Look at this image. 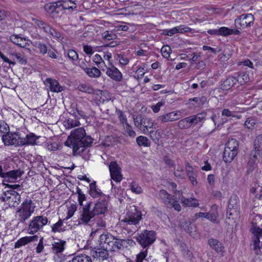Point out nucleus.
Wrapping results in <instances>:
<instances>
[{
  "label": "nucleus",
  "mask_w": 262,
  "mask_h": 262,
  "mask_svg": "<svg viewBox=\"0 0 262 262\" xmlns=\"http://www.w3.org/2000/svg\"><path fill=\"white\" fill-rule=\"evenodd\" d=\"M109 198L108 196H102L99 198L94 203L93 207H92L91 202L83 206L78 219V224H89L97 219L95 218V216L104 214L107 210Z\"/></svg>",
  "instance_id": "nucleus-1"
},
{
  "label": "nucleus",
  "mask_w": 262,
  "mask_h": 262,
  "mask_svg": "<svg viewBox=\"0 0 262 262\" xmlns=\"http://www.w3.org/2000/svg\"><path fill=\"white\" fill-rule=\"evenodd\" d=\"M93 142V139L86 135L85 130L83 127H80L71 132L65 144L72 147L74 152L80 154L84 151L85 147L91 146Z\"/></svg>",
  "instance_id": "nucleus-2"
},
{
  "label": "nucleus",
  "mask_w": 262,
  "mask_h": 262,
  "mask_svg": "<svg viewBox=\"0 0 262 262\" xmlns=\"http://www.w3.org/2000/svg\"><path fill=\"white\" fill-rule=\"evenodd\" d=\"M141 212L135 206L129 207L124 218L121 220L123 230L129 235H132L137 231L140 227L139 221L142 219Z\"/></svg>",
  "instance_id": "nucleus-3"
},
{
  "label": "nucleus",
  "mask_w": 262,
  "mask_h": 262,
  "mask_svg": "<svg viewBox=\"0 0 262 262\" xmlns=\"http://www.w3.org/2000/svg\"><path fill=\"white\" fill-rule=\"evenodd\" d=\"M36 206L30 199H26L17 208L15 217L18 223L24 224L34 213Z\"/></svg>",
  "instance_id": "nucleus-4"
},
{
  "label": "nucleus",
  "mask_w": 262,
  "mask_h": 262,
  "mask_svg": "<svg viewBox=\"0 0 262 262\" xmlns=\"http://www.w3.org/2000/svg\"><path fill=\"white\" fill-rule=\"evenodd\" d=\"M206 115L205 112H203L183 118L178 122V127L181 129H185L190 128L192 125L195 126L205 119Z\"/></svg>",
  "instance_id": "nucleus-5"
},
{
  "label": "nucleus",
  "mask_w": 262,
  "mask_h": 262,
  "mask_svg": "<svg viewBox=\"0 0 262 262\" xmlns=\"http://www.w3.org/2000/svg\"><path fill=\"white\" fill-rule=\"evenodd\" d=\"M2 202H6L10 207L17 206L21 201L20 195L16 191L8 190L4 192L0 196Z\"/></svg>",
  "instance_id": "nucleus-6"
},
{
  "label": "nucleus",
  "mask_w": 262,
  "mask_h": 262,
  "mask_svg": "<svg viewBox=\"0 0 262 262\" xmlns=\"http://www.w3.org/2000/svg\"><path fill=\"white\" fill-rule=\"evenodd\" d=\"M48 222V218L43 215L34 216L29 222L28 228L29 233L34 234L42 229Z\"/></svg>",
  "instance_id": "nucleus-7"
},
{
  "label": "nucleus",
  "mask_w": 262,
  "mask_h": 262,
  "mask_svg": "<svg viewBox=\"0 0 262 262\" xmlns=\"http://www.w3.org/2000/svg\"><path fill=\"white\" fill-rule=\"evenodd\" d=\"M137 241L143 247L151 245L156 240V233L154 231L145 230L135 237Z\"/></svg>",
  "instance_id": "nucleus-8"
},
{
  "label": "nucleus",
  "mask_w": 262,
  "mask_h": 262,
  "mask_svg": "<svg viewBox=\"0 0 262 262\" xmlns=\"http://www.w3.org/2000/svg\"><path fill=\"white\" fill-rule=\"evenodd\" d=\"M21 137L17 133H11L9 131L2 135V140L5 145L21 146Z\"/></svg>",
  "instance_id": "nucleus-9"
},
{
  "label": "nucleus",
  "mask_w": 262,
  "mask_h": 262,
  "mask_svg": "<svg viewBox=\"0 0 262 262\" xmlns=\"http://www.w3.org/2000/svg\"><path fill=\"white\" fill-rule=\"evenodd\" d=\"M109 170L112 179L117 183L122 180L121 168L115 161H112L108 166Z\"/></svg>",
  "instance_id": "nucleus-10"
},
{
  "label": "nucleus",
  "mask_w": 262,
  "mask_h": 262,
  "mask_svg": "<svg viewBox=\"0 0 262 262\" xmlns=\"http://www.w3.org/2000/svg\"><path fill=\"white\" fill-rule=\"evenodd\" d=\"M183 110L171 112L159 116L157 120L161 123L172 122L179 120L182 116Z\"/></svg>",
  "instance_id": "nucleus-11"
},
{
  "label": "nucleus",
  "mask_w": 262,
  "mask_h": 262,
  "mask_svg": "<svg viewBox=\"0 0 262 262\" xmlns=\"http://www.w3.org/2000/svg\"><path fill=\"white\" fill-rule=\"evenodd\" d=\"M106 74L112 79L116 81H121L123 79L121 72L114 65L106 67Z\"/></svg>",
  "instance_id": "nucleus-12"
},
{
  "label": "nucleus",
  "mask_w": 262,
  "mask_h": 262,
  "mask_svg": "<svg viewBox=\"0 0 262 262\" xmlns=\"http://www.w3.org/2000/svg\"><path fill=\"white\" fill-rule=\"evenodd\" d=\"M59 11L73 10L76 8V0H61L58 2Z\"/></svg>",
  "instance_id": "nucleus-13"
},
{
  "label": "nucleus",
  "mask_w": 262,
  "mask_h": 262,
  "mask_svg": "<svg viewBox=\"0 0 262 262\" xmlns=\"http://www.w3.org/2000/svg\"><path fill=\"white\" fill-rule=\"evenodd\" d=\"M252 230L254 235L253 249L257 250L258 244L262 243V229L258 227H254Z\"/></svg>",
  "instance_id": "nucleus-14"
},
{
  "label": "nucleus",
  "mask_w": 262,
  "mask_h": 262,
  "mask_svg": "<svg viewBox=\"0 0 262 262\" xmlns=\"http://www.w3.org/2000/svg\"><path fill=\"white\" fill-rule=\"evenodd\" d=\"M91 252L94 258L102 260L107 259L108 256V252L109 251L107 249L100 247V248H95Z\"/></svg>",
  "instance_id": "nucleus-15"
},
{
  "label": "nucleus",
  "mask_w": 262,
  "mask_h": 262,
  "mask_svg": "<svg viewBox=\"0 0 262 262\" xmlns=\"http://www.w3.org/2000/svg\"><path fill=\"white\" fill-rule=\"evenodd\" d=\"M125 242V239L117 238L114 236V239L111 241L106 249L109 251H118L122 248L123 244Z\"/></svg>",
  "instance_id": "nucleus-16"
},
{
  "label": "nucleus",
  "mask_w": 262,
  "mask_h": 262,
  "mask_svg": "<svg viewBox=\"0 0 262 262\" xmlns=\"http://www.w3.org/2000/svg\"><path fill=\"white\" fill-rule=\"evenodd\" d=\"M21 176V171L18 170H11L8 172H5L4 180L3 183L5 182L8 183H12L17 179L18 177Z\"/></svg>",
  "instance_id": "nucleus-17"
},
{
  "label": "nucleus",
  "mask_w": 262,
  "mask_h": 262,
  "mask_svg": "<svg viewBox=\"0 0 262 262\" xmlns=\"http://www.w3.org/2000/svg\"><path fill=\"white\" fill-rule=\"evenodd\" d=\"M114 239V236L108 233H102L99 237V245L104 248H107L112 240Z\"/></svg>",
  "instance_id": "nucleus-18"
},
{
  "label": "nucleus",
  "mask_w": 262,
  "mask_h": 262,
  "mask_svg": "<svg viewBox=\"0 0 262 262\" xmlns=\"http://www.w3.org/2000/svg\"><path fill=\"white\" fill-rule=\"evenodd\" d=\"M38 238V236L37 235L25 236L20 238L15 243L14 247L15 248H19L20 247L25 246L31 242L37 241Z\"/></svg>",
  "instance_id": "nucleus-19"
},
{
  "label": "nucleus",
  "mask_w": 262,
  "mask_h": 262,
  "mask_svg": "<svg viewBox=\"0 0 262 262\" xmlns=\"http://www.w3.org/2000/svg\"><path fill=\"white\" fill-rule=\"evenodd\" d=\"M89 194L94 198H102V196H107L103 194L100 189L97 188L96 182L95 181L90 184Z\"/></svg>",
  "instance_id": "nucleus-20"
},
{
  "label": "nucleus",
  "mask_w": 262,
  "mask_h": 262,
  "mask_svg": "<svg viewBox=\"0 0 262 262\" xmlns=\"http://www.w3.org/2000/svg\"><path fill=\"white\" fill-rule=\"evenodd\" d=\"M46 82L49 84V88L52 92L58 93L63 90V87L61 86L55 79L47 78Z\"/></svg>",
  "instance_id": "nucleus-21"
},
{
  "label": "nucleus",
  "mask_w": 262,
  "mask_h": 262,
  "mask_svg": "<svg viewBox=\"0 0 262 262\" xmlns=\"http://www.w3.org/2000/svg\"><path fill=\"white\" fill-rule=\"evenodd\" d=\"M39 137L36 136L33 133H30L26 135L25 138H21L20 142L21 146L25 145H34L36 144V141Z\"/></svg>",
  "instance_id": "nucleus-22"
},
{
  "label": "nucleus",
  "mask_w": 262,
  "mask_h": 262,
  "mask_svg": "<svg viewBox=\"0 0 262 262\" xmlns=\"http://www.w3.org/2000/svg\"><path fill=\"white\" fill-rule=\"evenodd\" d=\"M219 35L227 36L230 35H238L240 31L236 29L229 28L225 27H222L219 29Z\"/></svg>",
  "instance_id": "nucleus-23"
},
{
  "label": "nucleus",
  "mask_w": 262,
  "mask_h": 262,
  "mask_svg": "<svg viewBox=\"0 0 262 262\" xmlns=\"http://www.w3.org/2000/svg\"><path fill=\"white\" fill-rule=\"evenodd\" d=\"M237 153L238 152L235 150L225 148L223 152V160L226 163H230L234 159Z\"/></svg>",
  "instance_id": "nucleus-24"
},
{
  "label": "nucleus",
  "mask_w": 262,
  "mask_h": 262,
  "mask_svg": "<svg viewBox=\"0 0 262 262\" xmlns=\"http://www.w3.org/2000/svg\"><path fill=\"white\" fill-rule=\"evenodd\" d=\"M159 195V197L165 205L167 206L168 204H171V201H172V200L174 198L173 195L168 193L164 189L160 190Z\"/></svg>",
  "instance_id": "nucleus-25"
},
{
  "label": "nucleus",
  "mask_w": 262,
  "mask_h": 262,
  "mask_svg": "<svg viewBox=\"0 0 262 262\" xmlns=\"http://www.w3.org/2000/svg\"><path fill=\"white\" fill-rule=\"evenodd\" d=\"M254 17H238L235 20V24H239L243 28L250 27L253 24Z\"/></svg>",
  "instance_id": "nucleus-26"
},
{
  "label": "nucleus",
  "mask_w": 262,
  "mask_h": 262,
  "mask_svg": "<svg viewBox=\"0 0 262 262\" xmlns=\"http://www.w3.org/2000/svg\"><path fill=\"white\" fill-rule=\"evenodd\" d=\"M10 40L14 44L22 48H26L28 45L26 39L18 36V35H12L10 37Z\"/></svg>",
  "instance_id": "nucleus-27"
},
{
  "label": "nucleus",
  "mask_w": 262,
  "mask_h": 262,
  "mask_svg": "<svg viewBox=\"0 0 262 262\" xmlns=\"http://www.w3.org/2000/svg\"><path fill=\"white\" fill-rule=\"evenodd\" d=\"M66 242L63 240L58 239L52 244V251L55 253L62 252L64 249Z\"/></svg>",
  "instance_id": "nucleus-28"
},
{
  "label": "nucleus",
  "mask_w": 262,
  "mask_h": 262,
  "mask_svg": "<svg viewBox=\"0 0 262 262\" xmlns=\"http://www.w3.org/2000/svg\"><path fill=\"white\" fill-rule=\"evenodd\" d=\"M239 207L238 197L236 194H232L229 199L228 207L236 212Z\"/></svg>",
  "instance_id": "nucleus-29"
},
{
  "label": "nucleus",
  "mask_w": 262,
  "mask_h": 262,
  "mask_svg": "<svg viewBox=\"0 0 262 262\" xmlns=\"http://www.w3.org/2000/svg\"><path fill=\"white\" fill-rule=\"evenodd\" d=\"M219 213L216 206H213L210 211L207 212V219L214 223L219 222Z\"/></svg>",
  "instance_id": "nucleus-30"
},
{
  "label": "nucleus",
  "mask_w": 262,
  "mask_h": 262,
  "mask_svg": "<svg viewBox=\"0 0 262 262\" xmlns=\"http://www.w3.org/2000/svg\"><path fill=\"white\" fill-rule=\"evenodd\" d=\"M208 244L217 252H222L223 251L224 246L223 244L217 239L214 238L209 239L208 240Z\"/></svg>",
  "instance_id": "nucleus-31"
},
{
  "label": "nucleus",
  "mask_w": 262,
  "mask_h": 262,
  "mask_svg": "<svg viewBox=\"0 0 262 262\" xmlns=\"http://www.w3.org/2000/svg\"><path fill=\"white\" fill-rule=\"evenodd\" d=\"M44 8L45 11L49 13H53L54 12L59 13L60 12L58 2L46 4L44 6Z\"/></svg>",
  "instance_id": "nucleus-32"
},
{
  "label": "nucleus",
  "mask_w": 262,
  "mask_h": 262,
  "mask_svg": "<svg viewBox=\"0 0 262 262\" xmlns=\"http://www.w3.org/2000/svg\"><path fill=\"white\" fill-rule=\"evenodd\" d=\"M221 115L223 117H227L230 119L232 118L239 119L242 117V116L240 114H238L236 112L231 111L228 108H224L222 111Z\"/></svg>",
  "instance_id": "nucleus-33"
},
{
  "label": "nucleus",
  "mask_w": 262,
  "mask_h": 262,
  "mask_svg": "<svg viewBox=\"0 0 262 262\" xmlns=\"http://www.w3.org/2000/svg\"><path fill=\"white\" fill-rule=\"evenodd\" d=\"M181 202L183 206L185 207H197L199 206L196 200L192 198L189 199L182 196Z\"/></svg>",
  "instance_id": "nucleus-34"
},
{
  "label": "nucleus",
  "mask_w": 262,
  "mask_h": 262,
  "mask_svg": "<svg viewBox=\"0 0 262 262\" xmlns=\"http://www.w3.org/2000/svg\"><path fill=\"white\" fill-rule=\"evenodd\" d=\"M236 79L233 76L229 77L222 84V89L225 90L230 89L236 82Z\"/></svg>",
  "instance_id": "nucleus-35"
},
{
  "label": "nucleus",
  "mask_w": 262,
  "mask_h": 262,
  "mask_svg": "<svg viewBox=\"0 0 262 262\" xmlns=\"http://www.w3.org/2000/svg\"><path fill=\"white\" fill-rule=\"evenodd\" d=\"M66 231V227L63 226V222L61 219L54 224L52 226V232H63Z\"/></svg>",
  "instance_id": "nucleus-36"
},
{
  "label": "nucleus",
  "mask_w": 262,
  "mask_h": 262,
  "mask_svg": "<svg viewBox=\"0 0 262 262\" xmlns=\"http://www.w3.org/2000/svg\"><path fill=\"white\" fill-rule=\"evenodd\" d=\"M225 148H228L238 152V142L235 139H229L225 145Z\"/></svg>",
  "instance_id": "nucleus-37"
},
{
  "label": "nucleus",
  "mask_w": 262,
  "mask_h": 262,
  "mask_svg": "<svg viewBox=\"0 0 262 262\" xmlns=\"http://www.w3.org/2000/svg\"><path fill=\"white\" fill-rule=\"evenodd\" d=\"M72 262H92L91 257L86 254H79L75 256Z\"/></svg>",
  "instance_id": "nucleus-38"
},
{
  "label": "nucleus",
  "mask_w": 262,
  "mask_h": 262,
  "mask_svg": "<svg viewBox=\"0 0 262 262\" xmlns=\"http://www.w3.org/2000/svg\"><path fill=\"white\" fill-rule=\"evenodd\" d=\"M86 74L92 78H98L101 75V71L96 67L89 68L85 72Z\"/></svg>",
  "instance_id": "nucleus-39"
},
{
  "label": "nucleus",
  "mask_w": 262,
  "mask_h": 262,
  "mask_svg": "<svg viewBox=\"0 0 262 262\" xmlns=\"http://www.w3.org/2000/svg\"><path fill=\"white\" fill-rule=\"evenodd\" d=\"M77 89L79 91L88 94H93L94 93V89L89 84H80L78 85Z\"/></svg>",
  "instance_id": "nucleus-40"
},
{
  "label": "nucleus",
  "mask_w": 262,
  "mask_h": 262,
  "mask_svg": "<svg viewBox=\"0 0 262 262\" xmlns=\"http://www.w3.org/2000/svg\"><path fill=\"white\" fill-rule=\"evenodd\" d=\"M189 29V28L188 27L182 28V26L173 27V28L168 30V32L169 33V34H167V35L171 36L172 35L177 33H182L184 32H187L188 31Z\"/></svg>",
  "instance_id": "nucleus-41"
},
{
  "label": "nucleus",
  "mask_w": 262,
  "mask_h": 262,
  "mask_svg": "<svg viewBox=\"0 0 262 262\" xmlns=\"http://www.w3.org/2000/svg\"><path fill=\"white\" fill-rule=\"evenodd\" d=\"M64 126L67 129H70L79 126L80 124L78 120L69 118L63 122Z\"/></svg>",
  "instance_id": "nucleus-42"
},
{
  "label": "nucleus",
  "mask_w": 262,
  "mask_h": 262,
  "mask_svg": "<svg viewBox=\"0 0 262 262\" xmlns=\"http://www.w3.org/2000/svg\"><path fill=\"white\" fill-rule=\"evenodd\" d=\"M96 224L98 228L96 229L94 228L92 229V231L90 235L91 236L95 235L97 233H101V228H104L105 227V222L99 219L97 221Z\"/></svg>",
  "instance_id": "nucleus-43"
},
{
  "label": "nucleus",
  "mask_w": 262,
  "mask_h": 262,
  "mask_svg": "<svg viewBox=\"0 0 262 262\" xmlns=\"http://www.w3.org/2000/svg\"><path fill=\"white\" fill-rule=\"evenodd\" d=\"M136 142L139 146L148 147L150 145V142L149 139L144 136H140L137 138Z\"/></svg>",
  "instance_id": "nucleus-44"
},
{
  "label": "nucleus",
  "mask_w": 262,
  "mask_h": 262,
  "mask_svg": "<svg viewBox=\"0 0 262 262\" xmlns=\"http://www.w3.org/2000/svg\"><path fill=\"white\" fill-rule=\"evenodd\" d=\"M257 125V122L254 118L250 117L247 119L245 122V126L248 129H254Z\"/></svg>",
  "instance_id": "nucleus-45"
},
{
  "label": "nucleus",
  "mask_w": 262,
  "mask_h": 262,
  "mask_svg": "<svg viewBox=\"0 0 262 262\" xmlns=\"http://www.w3.org/2000/svg\"><path fill=\"white\" fill-rule=\"evenodd\" d=\"M33 46L38 48L40 53L45 54L47 52V47L45 43L40 41H35L33 43Z\"/></svg>",
  "instance_id": "nucleus-46"
},
{
  "label": "nucleus",
  "mask_w": 262,
  "mask_h": 262,
  "mask_svg": "<svg viewBox=\"0 0 262 262\" xmlns=\"http://www.w3.org/2000/svg\"><path fill=\"white\" fill-rule=\"evenodd\" d=\"M193 226H194V225L192 224L190 222L187 221L182 222L181 224L182 228L190 234V235H191V233L192 232V229Z\"/></svg>",
  "instance_id": "nucleus-47"
},
{
  "label": "nucleus",
  "mask_w": 262,
  "mask_h": 262,
  "mask_svg": "<svg viewBox=\"0 0 262 262\" xmlns=\"http://www.w3.org/2000/svg\"><path fill=\"white\" fill-rule=\"evenodd\" d=\"M102 37L106 40H111L116 39L117 38V36L112 32L105 31L102 33Z\"/></svg>",
  "instance_id": "nucleus-48"
},
{
  "label": "nucleus",
  "mask_w": 262,
  "mask_h": 262,
  "mask_svg": "<svg viewBox=\"0 0 262 262\" xmlns=\"http://www.w3.org/2000/svg\"><path fill=\"white\" fill-rule=\"evenodd\" d=\"M260 151H254L251 152L248 164L252 165L257 161V156L259 155Z\"/></svg>",
  "instance_id": "nucleus-49"
},
{
  "label": "nucleus",
  "mask_w": 262,
  "mask_h": 262,
  "mask_svg": "<svg viewBox=\"0 0 262 262\" xmlns=\"http://www.w3.org/2000/svg\"><path fill=\"white\" fill-rule=\"evenodd\" d=\"M254 148L256 151H260L262 149V135L258 136L254 141Z\"/></svg>",
  "instance_id": "nucleus-50"
},
{
  "label": "nucleus",
  "mask_w": 262,
  "mask_h": 262,
  "mask_svg": "<svg viewBox=\"0 0 262 262\" xmlns=\"http://www.w3.org/2000/svg\"><path fill=\"white\" fill-rule=\"evenodd\" d=\"M161 52L163 57L168 58L170 56L171 50L168 45H165L161 48Z\"/></svg>",
  "instance_id": "nucleus-51"
},
{
  "label": "nucleus",
  "mask_w": 262,
  "mask_h": 262,
  "mask_svg": "<svg viewBox=\"0 0 262 262\" xmlns=\"http://www.w3.org/2000/svg\"><path fill=\"white\" fill-rule=\"evenodd\" d=\"M11 56L13 59H16L17 61L21 64L25 63L27 62L24 56L20 53H13Z\"/></svg>",
  "instance_id": "nucleus-52"
},
{
  "label": "nucleus",
  "mask_w": 262,
  "mask_h": 262,
  "mask_svg": "<svg viewBox=\"0 0 262 262\" xmlns=\"http://www.w3.org/2000/svg\"><path fill=\"white\" fill-rule=\"evenodd\" d=\"M249 79V76L246 73H241L236 78V81L241 84H243L248 81Z\"/></svg>",
  "instance_id": "nucleus-53"
},
{
  "label": "nucleus",
  "mask_w": 262,
  "mask_h": 262,
  "mask_svg": "<svg viewBox=\"0 0 262 262\" xmlns=\"http://www.w3.org/2000/svg\"><path fill=\"white\" fill-rule=\"evenodd\" d=\"M130 188L132 191L136 194L142 193V189L141 187L136 182H133L130 184Z\"/></svg>",
  "instance_id": "nucleus-54"
},
{
  "label": "nucleus",
  "mask_w": 262,
  "mask_h": 262,
  "mask_svg": "<svg viewBox=\"0 0 262 262\" xmlns=\"http://www.w3.org/2000/svg\"><path fill=\"white\" fill-rule=\"evenodd\" d=\"M124 127L125 132L130 137L134 138L136 136V134L135 132L133 130L132 127L128 123H126L125 125H124Z\"/></svg>",
  "instance_id": "nucleus-55"
},
{
  "label": "nucleus",
  "mask_w": 262,
  "mask_h": 262,
  "mask_svg": "<svg viewBox=\"0 0 262 262\" xmlns=\"http://www.w3.org/2000/svg\"><path fill=\"white\" fill-rule=\"evenodd\" d=\"M76 193L78 194V202L80 205L83 206V202L85 200V196L84 193L82 192L81 190L77 187Z\"/></svg>",
  "instance_id": "nucleus-56"
},
{
  "label": "nucleus",
  "mask_w": 262,
  "mask_h": 262,
  "mask_svg": "<svg viewBox=\"0 0 262 262\" xmlns=\"http://www.w3.org/2000/svg\"><path fill=\"white\" fill-rule=\"evenodd\" d=\"M9 130V127L6 123L4 121L0 122V136L8 133Z\"/></svg>",
  "instance_id": "nucleus-57"
},
{
  "label": "nucleus",
  "mask_w": 262,
  "mask_h": 262,
  "mask_svg": "<svg viewBox=\"0 0 262 262\" xmlns=\"http://www.w3.org/2000/svg\"><path fill=\"white\" fill-rule=\"evenodd\" d=\"M186 172L188 177L197 174L196 171L188 163L186 165Z\"/></svg>",
  "instance_id": "nucleus-58"
},
{
  "label": "nucleus",
  "mask_w": 262,
  "mask_h": 262,
  "mask_svg": "<svg viewBox=\"0 0 262 262\" xmlns=\"http://www.w3.org/2000/svg\"><path fill=\"white\" fill-rule=\"evenodd\" d=\"M69 59L73 61H75L78 58V55L77 52L73 50H69L67 53Z\"/></svg>",
  "instance_id": "nucleus-59"
},
{
  "label": "nucleus",
  "mask_w": 262,
  "mask_h": 262,
  "mask_svg": "<svg viewBox=\"0 0 262 262\" xmlns=\"http://www.w3.org/2000/svg\"><path fill=\"white\" fill-rule=\"evenodd\" d=\"M32 20L36 25H37L40 28H42L43 30H45V28H46L47 26V25L45 22L37 17H33Z\"/></svg>",
  "instance_id": "nucleus-60"
},
{
  "label": "nucleus",
  "mask_w": 262,
  "mask_h": 262,
  "mask_svg": "<svg viewBox=\"0 0 262 262\" xmlns=\"http://www.w3.org/2000/svg\"><path fill=\"white\" fill-rule=\"evenodd\" d=\"M93 61L99 67H101V64L102 63L104 64V62L101 57V56L98 54H96L93 57Z\"/></svg>",
  "instance_id": "nucleus-61"
},
{
  "label": "nucleus",
  "mask_w": 262,
  "mask_h": 262,
  "mask_svg": "<svg viewBox=\"0 0 262 262\" xmlns=\"http://www.w3.org/2000/svg\"><path fill=\"white\" fill-rule=\"evenodd\" d=\"M118 115V117L120 122L124 125L126 123H128L127 122V119L125 115L124 114L122 111L119 110L117 112Z\"/></svg>",
  "instance_id": "nucleus-62"
},
{
  "label": "nucleus",
  "mask_w": 262,
  "mask_h": 262,
  "mask_svg": "<svg viewBox=\"0 0 262 262\" xmlns=\"http://www.w3.org/2000/svg\"><path fill=\"white\" fill-rule=\"evenodd\" d=\"M174 174L177 178L183 179L184 178V174L182 167L178 166L177 169L174 171Z\"/></svg>",
  "instance_id": "nucleus-63"
},
{
  "label": "nucleus",
  "mask_w": 262,
  "mask_h": 262,
  "mask_svg": "<svg viewBox=\"0 0 262 262\" xmlns=\"http://www.w3.org/2000/svg\"><path fill=\"white\" fill-rule=\"evenodd\" d=\"M147 255V250L141 252L139 254L137 255L136 262H143V260L145 259Z\"/></svg>",
  "instance_id": "nucleus-64"
}]
</instances>
